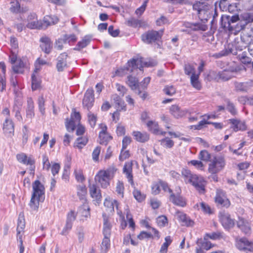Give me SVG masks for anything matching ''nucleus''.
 Instances as JSON below:
<instances>
[{"mask_svg": "<svg viewBox=\"0 0 253 253\" xmlns=\"http://www.w3.org/2000/svg\"><path fill=\"white\" fill-rule=\"evenodd\" d=\"M38 107L40 112L43 115L45 113L44 103L45 100L42 96L38 98Z\"/></svg>", "mask_w": 253, "mask_h": 253, "instance_id": "59", "label": "nucleus"}, {"mask_svg": "<svg viewBox=\"0 0 253 253\" xmlns=\"http://www.w3.org/2000/svg\"><path fill=\"white\" fill-rule=\"evenodd\" d=\"M132 135L137 141L141 143L145 142L149 139V135L146 132L134 131L132 132Z\"/></svg>", "mask_w": 253, "mask_h": 253, "instance_id": "30", "label": "nucleus"}, {"mask_svg": "<svg viewBox=\"0 0 253 253\" xmlns=\"http://www.w3.org/2000/svg\"><path fill=\"white\" fill-rule=\"evenodd\" d=\"M25 227V222L24 213L20 212L17 220V231H24Z\"/></svg>", "mask_w": 253, "mask_h": 253, "instance_id": "48", "label": "nucleus"}, {"mask_svg": "<svg viewBox=\"0 0 253 253\" xmlns=\"http://www.w3.org/2000/svg\"><path fill=\"white\" fill-rule=\"evenodd\" d=\"M161 144L167 148H171L174 146V141L169 137H165L160 140Z\"/></svg>", "mask_w": 253, "mask_h": 253, "instance_id": "53", "label": "nucleus"}, {"mask_svg": "<svg viewBox=\"0 0 253 253\" xmlns=\"http://www.w3.org/2000/svg\"><path fill=\"white\" fill-rule=\"evenodd\" d=\"M157 223L159 227H165L168 224V220L165 215H161L157 218Z\"/></svg>", "mask_w": 253, "mask_h": 253, "instance_id": "55", "label": "nucleus"}, {"mask_svg": "<svg viewBox=\"0 0 253 253\" xmlns=\"http://www.w3.org/2000/svg\"><path fill=\"white\" fill-rule=\"evenodd\" d=\"M117 169L111 166L105 170H100L95 176V180L99 183L102 188H106L109 185L110 180L115 176Z\"/></svg>", "mask_w": 253, "mask_h": 253, "instance_id": "4", "label": "nucleus"}, {"mask_svg": "<svg viewBox=\"0 0 253 253\" xmlns=\"http://www.w3.org/2000/svg\"><path fill=\"white\" fill-rule=\"evenodd\" d=\"M227 103L226 109L232 115L235 116L237 114V110L234 104L229 100L226 101Z\"/></svg>", "mask_w": 253, "mask_h": 253, "instance_id": "51", "label": "nucleus"}, {"mask_svg": "<svg viewBox=\"0 0 253 253\" xmlns=\"http://www.w3.org/2000/svg\"><path fill=\"white\" fill-rule=\"evenodd\" d=\"M170 112L175 118H179L185 116L188 111L186 110H181L178 106L173 105L170 108Z\"/></svg>", "mask_w": 253, "mask_h": 253, "instance_id": "26", "label": "nucleus"}, {"mask_svg": "<svg viewBox=\"0 0 253 253\" xmlns=\"http://www.w3.org/2000/svg\"><path fill=\"white\" fill-rule=\"evenodd\" d=\"M20 6L18 1H13L11 2L10 10L12 13H17L20 11Z\"/></svg>", "mask_w": 253, "mask_h": 253, "instance_id": "63", "label": "nucleus"}, {"mask_svg": "<svg viewBox=\"0 0 253 253\" xmlns=\"http://www.w3.org/2000/svg\"><path fill=\"white\" fill-rule=\"evenodd\" d=\"M219 219L222 226L225 229L232 228L235 224L234 220L231 218L230 215L227 212H221L219 215Z\"/></svg>", "mask_w": 253, "mask_h": 253, "instance_id": "14", "label": "nucleus"}, {"mask_svg": "<svg viewBox=\"0 0 253 253\" xmlns=\"http://www.w3.org/2000/svg\"><path fill=\"white\" fill-rule=\"evenodd\" d=\"M234 70H224L222 71L218 72L215 77V79L217 81L221 80L226 81L230 79L233 77Z\"/></svg>", "mask_w": 253, "mask_h": 253, "instance_id": "22", "label": "nucleus"}, {"mask_svg": "<svg viewBox=\"0 0 253 253\" xmlns=\"http://www.w3.org/2000/svg\"><path fill=\"white\" fill-rule=\"evenodd\" d=\"M14 91L15 96L12 111L15 113L14 116L17 120L20 122L23 123V118L21 114V111L23 105L22 94L20 91H16V88L14 89Z\"/></svg>", "mask_w": 253, "mask_h": 253, "instance_id": "7", "label": "nucleus"}, {"mask_svg": "<svg viewBox=\"0 0 253 253\" xmlns=\"http://www.w3.org/2000/svg\"><path fill=\"white\" fill-rule=\"evenodd\" d=\"M94 91L92 88H88L86 91L83 100V105L84 108L90 109L94 102Z\"/></svg>", "mask_w": 253, "mask_h": 253, "instance_id": "13", "label": "nucleus"}, {"mask_svg": "<svg viewBox=\"0 0 253 253\" xmlns=\"http://www.w3.org/2000/svg\"><path fill=\"white\" fill-rule=\"evenodd\" d=\"M78 213L85 219L90 217V209L88 204L84 203L80 207L78 210Z\"/></svg>", "mask_w": 253, "mask_h": 253, "instance_id": "37", "label": "nucleus"}, {"mask_svg": "<svg viewBox=\"0 0 253 253\" xmlns=\"http://www.w3.org/2000/svg\"><path fill=\"white\" fill-rule=\"evenodd\" d=\"M127 84L132 90H135L137 88L138 89V87H140L138 84L137 79L136 78L133 77L131 76H128Z\"/></svg>", "mask_w": 253, "mask_h": 253, "instance_id": "46", "label": "nucleus"}, {"mask_svg": "<svg viewBox=\"0 0 253 253\" xmlns=\"http://www.w3.org/2000/svg\"><path fill=\"white\" fill-rule=\"evenodd\" d=\"M52 19L50 16H46L44 17L42 22V29H45L48 26L53 25L51 22Z\"/></svg>", "mask_w": 253, "mask_h": 253, "instance_id": "64", "label": "nucleus"}, {"mask_svg": "<svg viewBox=\"0 0 253 253\" xmlns=\"http://www.w3.org/2000/svg\"><path fill=\"white\" fill-rule=\"evenodd\" d=\"M193 9L195 11L199 19L204 22H207L211 17L213 12V8L210 4L200 1H196L193 3Z\"/></svg>", "mask_w": 253, "mask_h": 253, "instance_id": "3", "label": "nucleus"}, {"mask_svg": "<svg viewBox=\"0 0 253 253\" xmlns=\"http://www.w3.org/2000/svg\"><path fill=\"white\" fill-rule=\"evenodd\" d=\"M132 171V163L131 162L126 163L123 168V172L127 178L128 182L131 185L134 184Z\"/></svg>", "mask_w": 253, "mask_h": 253, "instance_id": "20", "label": "nucleus"}, {"mask_svg": "<svg viewBox=\"0 0 253 253\" xmlns=\"http://www.w3.org/2000/svg\"><path fill=\"white\" fill-rule=\"evenodd\" d=\"M215 201L216 204L223 207L227 208L230 206V202L227 198L226 193L221 189H217Z\"/></svg>", "mask_w": 253, "mask_h": 253, "instance_id": "10", "label": "nucleus"}, {"mask_svg": "<svg viewBox=\"0 0 253 253\" xmlns=\"http://www.w3.org/2000/svg\"><path fill=\"white\" fill-rule=\"evenodd\" d=\"M147 126L149 130L154 134L165 135L166 133V132L160 129L159 125L156 122L149 121L147 123Z\"/></svg>", "mask_w": 253, "mask_h": 253, "instance_id": "23", "label": "nucleus"}, {"mask_svg": "<svg viewBox=\"0 0 253 253\" xmlns=\"http://www.w3.org/2000/svg\"><path fill=\"white\" fill-rule=\"evenodd\" d=\"M91 41V37L88 36H84L83 39L79 41L76 47L74 48L75 50H80L82 49L85 47Z\"/></svg>", "mask_w": 253, "mask_h": 253, "instance_id": "35", "label": "nucleus"}, {"mask_svg": "<svg viewBox=\"0 0 253 253\" xmlns=\"http://www.w3.org/2000/svg\"><path fill=\"white\" fill-rule=\"evenodd\" d=\"M67 54L64 52L60 54L57 58L56 68L58 72H62L67 67Z\"/></svg>", "mask_w": 253, "mask_h": 253, "instance_id": "17", "label": "nucleus"}, {"mask_svg": "<svg viewBox=\"0 0 253 253\" xmlns=\"http://www.w3.org/2000/svg\"><path fill=\"white\" fill-rule=\"evenodd\" d=\"M162 34V31H148L141 35V39L146 43H151L159 40L161 38Z\"/></svg>", "mask_w": 253, "mask_h": 253, "instance_id": "8", "label": "nucleus"}, {"mask_svg": "<svg viewBox=\"0 0 253 253\" xmlns=\"http://www.w3.org/2000/svg\"><path fill=\"white\" fill-rule=\"evenodd\" d=\"M207 238L205 236L204 237V240L199 239L197 241V245H199L205 250L208 251L211 249L213 245L210 242L207 241Z\"/></svg>", "mask_w": 253, "mask_h": 253, "instance_id": "39", "label": "nucleus"}, {"mask_svg": "<svg viewBox=\"0 0 253 253\" xmlns=\"http://www.w3.org/2000/svg\"><path fill=\"white\" fill-rule=\"evenodd\" d=\"M112 139V137L108 133L99 134V142L101 145H107Z\"/></svg>", "mask_w": 253, "mask_h": 253, "instance_id": "44", "label": "nucleus"}, {"mask_svg": "<svg viewBox=\"0 0 253 253\" xmlns=\"http://www.w3.org/2000/svg\"><path fill=\"white\" fill-rule=\"evenodd\" d=\"M230 53L234 54L236 53V52H233V45L229 44L225 47L223 50L218 53L216 56L219 58L228 55Z\"/></svg>", "mask_w": 253, "mask_h": 253, "instance_id": "40", "label": "nucleus"}, {"mask_svg": "<svg viewBox=\"0 0 253 253\" xmlns=\"http://www.w3.org/2000/svg\"><path fill=\"white\" fill-rule=\"evenodd\" d=\"M225 159L222 156H214L208 166V171L211 174H216L223 170L225 166Z\"/></svg>", "mask_w": 253, "mask_h": 253, "instance_id": "6", "label": "nucleus"}, {"mask_svg": "<svg viewBox=\"0 0 253 253\" xmlns=\"http://www.w3.org/2000/svg\"><path fill=\"white\" fill-rule=\"evenodd\" d=\"M115 107L118 111H126V106L124 101L117 94H114L112 96Z\"/></svg>", "mask_w": 253, "mask_h": 253, "instance_id": "29", "label": "nucleus"}, {"mask_svg": "<svg viewBox=\"0 0 253 253\" xmlns=\"http://www.w3.org/2000/svg\"><path fill=\"white\" fill-rule=\"evenodd\" d=\"M206 238H209L212 240H217L222 238V234L219 232L207 233L205 236Z\"/></svg>", "mask_w": 253, "mask_h": 253, "instance_id": "60", "label": "nucleus"}, {"mask_svg": "<svg viewBox=\"0 0 253 253\" xmlns=\"http://www.w3.org/2000/svg\"><path fill=\"white\" fill-rule=\"evenodd\" d=\"M77 214L73 211H71L67 215V219L66 224L63 228L61 234L63 235H67L71 230L73 224V222L76 218Z\"/></svg>", "mask_w": 253, "mask_h": 253, "instance_id": "11", "label": "nucleus"}, {"mask_svg": "<svg viewBox=\"0 0 253 253\" xmlns=\"http://www.w3.org/2000/svg\"><path fill=\"white\" fill-rule=\"evenodd\" d=\"M89 193L92 198L96 200H100L101 194L99 188L95 184H92L89 185Z\"/></svg>", "mask_w": 253, "mask_h": 253, "instance_id": "33", "label": "nucleus"}, {"mask_svg": "<svg viewBox=\"0 0 253 253\" xmlns=\"http://www.w3.org/2000/svg\"><path fill=\"white\" fill-rule=\"evenodd\" d=\"M126 24L133 28L143 27L147 25L146 23L141 20L131 17L126 21Z\"/></svg>", "mask_w": 253, "mask_h": 253, "instance_id": "24", "label": "nucleus"}, {"mask_svg": "<svg viewBox=\"0 0 253 253\" xmlns=\"http://www.w3.org/2000/svg\"><path fill=\"white\" fill-rule=\"evenodd\" d=\"M249 241L246 238H240L236 240V246L240 251H245V247L249 244Z\"/></svg>", "mask_w": 253, "mask_h": 253, "instance_id": "42", "label": "nucleus"}, {"mask_svg": "<svg viewBox=\"0 0 253 253\" xmlns=\"http://www.w3.org/2000/svg\"><path fill=\"white\" fill-rule=\"evenodd\" d=\"M79 124V123H77V122L75 121L73 119L70 118L69 121L67 119L65 125L68 131H73L75 129L76 126Z\"/></svg>", "mask_w": 253, "mask_h": 253, "instance_id": "52", "label": "nucleus"}, {"mask_svg": "<svg viewBox=\"0 0 253 253\" xmlns=\"http://www.w3.org/2000/svg\"><path fill=\"white\" fill-rule=\"evenodd\" d=\"M110 246V237H104L101 245L102 251L106 253L108 251Z\"/></svg>", "mask_w": 253, "mask_h": 253, "instance_id": "56", "label": "nucleus"}, {"mask_svg": "<svg viewBox=\"0 0 253 253\" xmlns=\"http://www.w3.org/2000/svg\"><path fill=\"white\" fill-rule=\"evenodd\" d=\"M103 234L104 237H110L111 233V225L108 221V219L105 215L103 214Z\"/></svg>", "mask_w": 253, "mask_h": 253, "instance_id": "34", "label": "nucleus"}, {"mask_svg": "<svg viewBox=\"0 0 253 253\" xmlns=\"http://www.w3.org/2000/svg\"><path fill=\"white\" fill-rule=\"evenodd\" d=\"M235 89L237 91L247 92L252 86V83L251 82H234Z\"/></svg>", "mask_w": 253, "mask_h": 253, "instance_id": "32", "label": "nucleus"}, {"mask_svg": "<svg viewBox=\"0 0 253 253\" xmlns=\"http://www.w3.org/2000/svg\"><path fill=\"white\" fill-rule=\"evenodd\" d=\"M175 191V193H173L169 195V201L175 205L181 207H185L186 205V201L181 196V190L180 187H176Z\"/></svg>", "mask_w": 253, "mask_h": 253, "instance_id": "9", "label": "nucleus"}, {"mask_svg": "<svg viewBox=\"0 0 253 253\" xmlns=\"http://www.w3.org/2000/svg\"><path fill=\"white\" fill-rule=\"evenodd\" d=\"M33 194L30 202V206L33 211H37L39 203L42 202L45 198L44 187L41 182L37 180L32 185Z\"/></svg>", "mask_w": 253, "mask_h": 253, "instance_id": "1", "label": "nucleus"}, {"mask_svg": "<svg viewBox=\"0 0 253 253\" xmlns=\"http://www.w3.org/2000/svg\"><path fill=\"white\" fill-rule=\"evenodd\" d=\"M229 123L231 124V128L235 132L238 131H245L247 129L246 122L244 120H241L237 118L231 119L228 120Z\"/></svg>", "mask_w": 253, "mask_h": 253, "instance_id": "12", "label": "nucleus"}, {"mask_svg": "<svg viewBox=\"0 0 253 253\" xmlns=\"http://www.w3.org/2000/svg\"><path fill=\"white\" fill-rule=\"evenodd\" d=\"M172 239L170 236H168L165 238V242L162 245L160 250V253H167L168 248L172 243Z\"/></svg>", "mask_w": 253, "mask_h": 253, "instance_id": "45", "label": "nucleus"}, {"mask_svg": "<svg viewBox=\"0 0 253 253\" xmlns=\"http://www.w3.org/2000/svg\"><path fill=\"white\" fill-rule=\"evenodd\" d=\"M88 121L91 127H94L96 125V116L92 114L91 112H89L87 114Z\"/></svg>", "mask_w": 253, "mask_h": 253, "instance_id": "62", "label": "nucleus"}, {"mask_svg": "<svg viewBox=\"0 0 253 253\" xmlns=\"http://www.w3.org/2000/svg\"><path fill=\"white\" fill-rule=\"evenodd\" d=\"M220 22L221 27L224 30H228L231 32H233V26H231L230 23L228 20L227 16L223 17L222 16L220 19Z\"/></svg>", "mask_w": 253, "mask_h": 253, "instance_id": "41", "label": "nucleus"}, {"mask_svg": "<svg viewBox=\"0 0 253 253\" xmlns=\"http://www.w3.org/2000/svg\"><path fill=\"white\" fill-rule=\"evenodd\" d=\"M26 118L31 120L35 116L34 104L32 98L27 99V106L26 109Z\"/></svg>", "mask_w": 253, "mask_h": 253, "instance_id": "27", "label": "nucleus"}, {"mask_svg": "<svg viewBox=\"0 0 253 253\" xmlns=\"http://www.w3.org/2000/svg\"><path fill=\"white\" fill-rule=\"evenodd\" d=\"M88 139L86 137H81L78 138L75 143L74 146L79 149H82L87 143Z\"/></svg>", "mask_w": 253, "mask_h": 253, "instance_id": "47", "label": "nucleus"}, {"mask_svg": "<svg viewBox=\"0 0 253 253\" xmlns=\"http://www.w3.org/2000/svg\"><path fill=\"white\" fill-rule=\"evenodd\" d=\"M62 39L65 43L73 42L77 40V38L75 34L65 35Z\"/></svg>", "mask_w": 253, "mask_h": 253, "instance_id": "61", "label": "nucleus"}, {"mask_svg": "<svg viewBox=\"0 0 253 253\" xmlns=\"http://www.w3.org/2000/svg\"><path fill=\"white\" fill-rule=\"evenodd\" d=\"M156 64L155 61L151 60L143 62L142 58L132 59L127 62V65L126 70L132 72L133 69L139 68L140 70H142L144 66L152 67L155 66ZM124 70H125V69H120L117 70V72L119 74H121V72H123Z\"/></svg>", "mask_w": 253, "mask_h": 253, "instance_id": "5", "label": "nucleus"}, {"mask_svg": "<svg viewBox=\"0 0 253 253\" xmlns=\"http://www.w3.org/2000/svg\"><path fill=\"white\" fill-rule=\"evenodd\" d=\"M199 158L200 160L205 162H210V161L212 159L211 154L206 150L201 151L199 155Z\"/></svg>", "mask_w": 253, "mask_h": 253, "instance_id": "50", "label": "nucleus"}, {"mask_svg": "<svg viewBox=\"0 0 253 253\" xmlns=\"http://www.w3.org/2000/svg\"><path fill=\"white\" fill-rule=\"evenodd\" d=\"M190 83L192 86L197 90H200L202 88L201 84L199 81V75L193 74L190 77Z\"/></svg>", "mask_w": 253, "mask_h": 253, "instance_id": "36", "label": "nucleus"}, {"mask_svg": "<svg viewBox=\"0 0 253 253\" xmlns=\"http://www.w3.org/2000/svg\"><path fill=\"white\" fill-rule=\"evenodd\" d=\"M183 27L186 28L190 29L191 30L194 31H205L207 29V27L205 25L199 23H192L190 22H184L183 24Z\"/></svg>", "mask_w": 253, "mask_h": 253, "instance_id": "21", "label": "nucleus"}, {"mask_svg": "<svg viewBox=\"0 0 253 253\" xmlns=\"http://www.w3.org/2000/svg\"><path fill=\"white\" fill-rule=\"evenodd\" d=\"M25 64L21 59L19 58L17 63L13 65L12 69L14 73L17 74H22L24 72Z\"/></svg>", "mask_w": 253, "mask_h": 253, "instance_id": "38", "label": "nucleus"}, {"mask_svg": "<svg viewBox=\"0 0 253 253\" xmlns=\"http://www.w3.org/2000/svg\"><path fill=\"white\" fill-rule=\"evenodd\" d=\"M16 158L18 162L27 165H30V170L31 173H34L35 169V160L31 157H27V155L24 153L18 154L16 155Z\"/></svg>", "mask_w": 253, "mask_h": 253, "instance_id": "15", "label": "nucleus"}, {"mask_svg": "<svg viewBox=\"0 0 253 253\" xmlns=\"http://www.w3.org/2000/svg\"><path fill=\"white\" fill-rule=\"evenodd\" d=\"M194 208H197L198 210H200V209H201V210L206 213H209L210 214L211 213V209L210 206L204 202H201L199 204H197L195 206Z\"/></svg>", "mask_w": 253, "mask_h": 253, "instance_id": "49", "label": "nucleus"}, {"mask_svg": "<svg viewBox=\"0 0 253 253\" xmlns=\"http://www.w3.org/2000/svg\"><path fill=\"white\" fill-rule=\"evenodd\" d=\"M228 20L230 23L231 26H233V31L238 32L244 29V25H242L236 23L239 20L238 15H233L232 17L227 16Z\"/></svg>", "mask_w": 253, "mask_h": 253, "instance_id": "31", "label": "nucleus"}, {"mask_svg": "<svg viewBox=\"0 0 253 253\" xmlns=\"http://www.w3.org/2000/svg\"><path fill=\"white\" fill-rule=\"evenodd\" d=\"M237 226L245 234H250L251 232V228L250 223L244 218H239V220L237 222Z\"/></svg>", "mask_w": 253, "mask_h": 253, "instance_id": "18", "label": "nucleus"}, {"mask_svg": "<svg viewBox=\"0 0 253 253\" xmlns=\"http://www.w3.org/2000/svg\"><path fill=\"white\" fill-rule=\"evenodd\" d=\"M27 26L30 29H42V22L41 21H38L36 18L33 21L29 22Z\"/></svg>", "mask_w": 253, "mask_h": 253, "instance_id": "54", "label": "nucleus"}, {"mask_svg": "<svg viewBox=\"0 0 253 253\" xmlns=\"http://www.w3.org/2000/svg\"><path fill=\"white\" fill-rule=\"evenodd\" d=\"M163 91L167 95L172 96L176 93V88L173 85H168L165 86Z\"/></svg>", "mask_w": 253, "mask_h": 253, "instance_id": "57", "label": "nucleus"}, {"mask_svg": "<svg viewBox=\"0 0 253 253\" xmlns=\"http://www.w3.org/2000/svg\"><path fill=\"white\" fill-rule=\"evenodd\" d=\"M181 173L186 183H191L200 193H205L206 181L203 177L193 174L190 170L186 169H183Z\"/></svg>", "mask_w": 253, "mask_h": 253, "instance_id": "2", "label": "nucleus"}, {"mask_svg": "<svg viewBox=\"0 0 253 253\" xmlns=\"http://www.w3.org/2000/svg\"><path fill=\"white\" fill-rule=\"evenodd\" d=\"M3 129L6 134H13L14 131V123L10 118H5L3 124Z\"/></svg>", "mask_w": 253, "mask_h": 253, "instance_id": "25", "label": "nucleus"}, {"mask_svg": "<svg viewBox=\"0 0 253 253\" xmlns=\"http://www.w3.org/2000/svg\"><path fill=\"white\" fill-rule=\"evenodd\" d=\"M116 191L122 198L124 197V186L122 181H118L117 183Z\"/></svg>", "mask_w": 253, "mask_h": 253, "instance_id": "58", "label": "nucleus"}, {"mask_svg": "<svg viewBox=\"0 0 253 253\" xmlns=\"http://www.w3.org/2000/svg\"><path fill=\"white\" fill-rule=\"evenodd\" d=\"M175 216L183 226H191L194 224V221L183 212L177 211L175 213Z\"/></svg>", "mask_w": 253, "mask_h": 253, "instance_id": "16", "label": "nucleus"}, {"mask_svg": "<svg viewBox=\"0 0 253 253\" xmlns=\"http://www.w3.org/2000/svg\"><path fill=\"white\" fill-rule=\"evenodd\" d=\"M104 205L107 208V210L109 212L114 211V207L118 210L119 203L116 200L110 198H106L104 202Z\"/></svg>", "mask_w": 253, "mask_h": 253, "instance_id": "28", "label": "nucleus"}, {"mask_svg": "<svg viewBox=\"0 0 253 253\" xmlns=\"http://www.w3.org/2000/svg\"><path fill=\"white\" fill-rule=\"evenodd\" d=\"M42 42L40 47L42 50L46 54H49L52 48V42L50 39L46 37H42L40 39Z\"/></svg>", "mask_w": 253, "mask_h": 253, "instance_id": "19", "label": "nucleus"}, {"mask_svg": "<svg viewBox=\"0 0 253 253\" xmlns=\"http://www.w3.org/2000/svg\"><path fill=\"white\" fill-rule=\"evenodd\" d=\"M31 78L32 89L33 90H36L41 87V80L34 73L32 75Z\"/></svg>", "mask_w": 253, "mask_h": 253, "instance_id": "43", "label": "nucleus"}]
</instances>
